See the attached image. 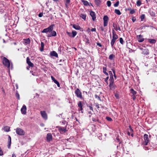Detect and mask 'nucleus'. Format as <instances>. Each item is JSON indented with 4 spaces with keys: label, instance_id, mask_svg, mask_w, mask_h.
<instances>
[{
    "label": "nucleus",
    "instance_id": "49530a36",
    "mask_svg": "<svg viewBox=\"0 0 157 157\" xmlns=\"http://www.w3.org/2000/svg\"><path fill=\"white\" fill-rule=\"evenodd\" d=\"M111 3L110 1H108L107 2V5L108 7H110L111 6Z\"/></svg>",
    "mask_w": 157,
    "mask_h": 157
},
{
    "label": "nucleus",
    "instance_id": "6ab92c4d",
    "mask_svg": "<svg viewBox=\"0 0 157 157\" xmlns=\"http://www.w3.org/2000/svg\"><path fill=\"white\" fill-rule=\"evenodd\" d=\"M51 33V34L48 35V37L55 36H56V33L55 31L52 30Z\"/></svg>",
    "mask_w": 157,
    "mask_h": 157
},
{
    "label": "nucleus",
    "instance_id": "de8ad7c7",
    "mask_svg": "<svg viewBox=\"0 0 157 157\" xmlns=\"http://www.w3.org/2000/svg\"><path fill=\"white\" fill-rule=\"evenodd\" d=\"M113 27L114 28L115 30H117V25L116 24H113Z\"/></svg>",
    "mask_w": 157,
    "mask_h": 157
},
{
    "label": "nucleus",
    "instance_id": "1a4fd4ad",
    "mask_svg": "<svg viewBox=\"0 0 157 157\" xmlns=\"http://www.w3.org/2000/svg\"><path fill=\"white\" fill-rule=\"evenodd\" d=\"M40 113L42 118L44 119L45 120H46L47 119V115L45 111H41Z\"/></svg>",
    "mask_w": 157,
    "mask_h": 157
},
{
    "label": "nucleus",
    "instance_id": "bf43d9fd",
    "mask_svg": "<svg viewBox=\"0 0 157 157\" xmlns=\"http://www.w3.org/2000/svg\"><path fill=\"white\" fill-rule=\"evenodd\" d=\"M132 20L133 22H134L136 21V19L135 17H133L132 18Z\"/></svg>",
    "mask_w": 157,
    "mask_h": 157
},
{
    "label": "nucleus",
    "instance_id": "9b49d317",
    "mask_svg": "<svg viewBox=\"0 0 157 157\" xmlns=\"http://www.w3.org/2000/svg\"><path fill=\"white\" fill-rule=\"evenodd\" d=\"M143 35L140 34L137 36V38L138 39V42H142L144 40V39L143 38Z\"/></svg>",
    "mask_w": 157,
    "mask_h": 157
},
{
    "label": "nucleus",
    "instance_id": "c03bdc74",
    "mask_svg": "<svg viewBox=\"0 0 157 157\" xmlns=\"http://www.w3.org/2000/svg\"><path fill=\"white\" fill-rule=\"evenodd\" d=\"M107 68L106 67H103V72L104 73H105L106 72Z\"/></svg>",
    "mask_w": 157,
    "mask_h": 157
},
{
    "label": "nucleus",
    "instance_id": "473e14b6",
    "mask_svg": "<svg viewBox=\"0 0 157 157\" xmlns=\"http://www.w3.org/2000/svg\"><path fill=\"white\" fill-rule=\"evenodd\" d=\"M115 57V56L113 54H112L110 55L109 56V59L112 60Z\"/></svg>",
    "mask_w": 157,
    "mask_h": 157
},
{
    "label": "nucleus",
    "instance_id": "f704fd0d",
    "mask_svg": "<svg viewBox=\"0 0 157 157\" xmlns=\"http://www.w3.org/2000/svg\"><path fill=\"white\" fill-rule=\"evenodd\" d=\"M109 82H114V79L113 76H109Z\"/></svg>",
    "mask_w": 157,
    "mask_h": 157
},
{
    "label": "nucleus",
    "instance_id": "ea45409f",
    "mask_svg": "<svg viewBox=\"0 0 157 157\" xmlns=\"http://www.w3.org/2000/svg\"><path fill=\"white\" fill-rule=\"evenodd\" d=\"M136 9H130V13L131 14H133L135 13L136 11Z\"/></svg>",
    "mask_w": 157,
    "mask_h": 157
},
{
    "label": "nucleus",
    "instance_id": "4d7b16f0",
    "mask_svg": "<svg viewBox=\"0 0 157 157\" xmlns=\"http://www.w3.org/2000/svg\"><path fill=\"white\" fill-rule=\"evenodd\" d=\"M109 76H113V74L112 73V72L111 71H109Z\"/></svg>",
    "mask_w": 157,
    "mask_h": 157
},
{
    "label": "nucleus",
    "instance_id": "f8f14e48",
    "mask_svg": "<svg viewBox=\"0 0 157 157\" xmlns=\"http://www.w3.org/2000/svg\"><path fill=\"white\" fill-rule=\"evenodd\" d=\"M26 109V106L25 105H24L21 110V113L23 114H25Z\"/></svg>",
    "mask_w": 157,
    "mask_h": 157
},
{
    "label": "nucleus",
    "instance_id": "9d476101",
    "mask_svg": "<svg viewBox=\"0 0 157 157\" xmlns=\"http://www.w3.org/2000/svg\"><path fill=\"white\" fill-rule=\"evenodd\" d=\"M90 14L92 17L93 21H95L96 19V14L95 13L92 11H91L90 12Z\"/></svg>",
    "mask_w": 157,
    "mask_h": 157
},
{
    "label": "nucleus",
    "instance_id": "72a5a7b5",
    "mask_svg": "<svg viewBox=\"0 0 157 157\" xmlns=\"http://www.w3.org/2000/svg\"><path fill=\"white\" fill-rule=\"evenodd\" d=\"M15 96L18 100H20V95L18 93V91L17 90L16 91Z\"/></svg>",
    "mask_w": 157,
    "mask_h": 157
},
{
    "label": "nucleus",
    "instance_id": "3c124183",
    "mask_svg": "<svg viewBox=\"0 0 157 157\" xmlns=\"http://www.w3.org/2000/svg\"><path fill=\"white\" fill-rule=\"evenodd\" d=\"M79 108L78 109V110H79V111H81V113H83V108H82V107H79Z\"/></svg>",
    "mask_w": 157,
    "mask_h": 157
},
{
    "label": "nucleus",
    "instance_id": "aec40b11",
    "mask_svg": "<svg viewBox=\"0 0 157 157\" xmlns=\"http://www.w3.org/2000/svg\"><path fill=\"white\" fill-rule=\"evenodd\" d=\"M11 144V137L10 136H8L7 147L9 149H10V148Z\"/></svg>",
    "mask_w": 157,
    "mask_h": 157
},
{
    "label": "nucleus",
    "instance_id": "ddd939ff",
    "mask_svg": "<svg viewBox=\"0 0 157 157\" xmlns=\"http://www.w3.org/2000/svg\"><path fill=\"white\" fill-rule=\"evenodd\" d=\"M141 53L143 55H148L149 54V50L147 48H144L142 52Z\"/></svg>",
    "mask_w": 157,
    "mask_h": 157
},
{
    "label": "nucleus",
    "instance_id": "a19ab883",
    "mask_svg": "<svg viewBox=\"0 0 157 157\" xmlns=\"http://www.w3.org/2000/svg\"><path fill=\"white\" fill-rule=\"evenodd\" d=\"M78 107H82L83 105L81 101H79L78 103Z\"/></svg>",
    "mask_w": 157,
    "mask_h": 157
},
{
    "label": "nucleus",
    "instance_id": "7ed1b4c3",
    "mask_svg": "<svg viewBox=\"0 0 157 157\" xmlns=\"http://www.w3.org/2000/svg\"><path fill=\"white\" fill-rule=\"evenodd\" d=\"M75 94L76 97L81 99H83L82 93L78 88H77L75 91Z\"/></svg>",
    "mask_w": 157,
    "mask_h": 157
},
{
    "label": "nucleus",
    "instance_id": "37998d69",
    "mask_svg": "<svg viewBox=\"0 0 157 157\" xmlns=\"http://www.w3.org/2000/svg\"><path fill=\"white\" fill-rule=\"evenodd\" d=\"M119 41L120 43L122 44H124V41L123 38L121 37L119 39Z\"/></svg>",
    "mask_w": 157,
    "mask_h": 157
},
{
    "label": "nucleus",
    "instance_id": "c85d7f7f",
    "mask_svg": "<svg viewBox=\"0 0 157 157\" xmlns=\"http://www.w3.org/2000/svg\"><path fill=\"white\" fill-rule=\"evenodd\" d=\"M114 96L117 99H119V92L117 91L115 93L114 92Z\"/></svg>",
    "mask_w": 157,
    "mask_h": 157
},
{
    "label": "nucleus",
    "instance_id": "6e6552de",
    "mask_svg": "<svg viewBox=\"0 0 157 157\" xmlns=\"http://www.w3.org/2000/svg\"><path fill=\"white\" fill-rule=\"evenodd\" d=\"M65 127H59V131L61 134H63L66 132L67 131L66 129V125Z\"/></svg>",
    "mask_w": 157,
    "mask_h": 157
},
{
    "label": "nucleus",
    "instance_id": "5701e85b",
    "mask_svg": "<svg viewBox=\"0 0 157 157\" xmlns=\"http://www.w3.org/2000/svg\"><path fill=\"white\" fill-rule=\"evenodd\" d=\"M148 41L151 44H155L156 42L155 40L154 39H148Z\"/></svg>",
    "mask_w": 157,
    "mask_h": 157
},
{
    "label": "nucleus",
    "instance_id": "20e7f679",
    "mask_svg": "<svg viewBox=\"0 0 157 157\" xmlns=\"http://www.w3.org/2000/svg\"><path fill=\"white\" fill-rule=\"evenodd\" d=\"M16 133L17 134L20 136H23L25 134L24 131L19 128H17L16 130Z\"/></svg>",
    "mask_w": 157,
    "mask_h": 157
},
{
    "label": "nucleus",
    "instance_id": "0eeeda50",
    "mask_svg": "<svg viewBox=\"0 0 157 157\" xmlns=\"http://www.w3.org/2000/svg\"><path fill=\"white\" fill-rule=\"evenodd\" d=\"M109 89L113 91H114L116 87V86L114 83V82H109Z\"/></svg>",
    "mask_w": 157,
    "mask_h": 157
},
{
    "label": "nucleus",
    "instance_id": "c9c22d12",
    "mask_svg": "<svg viewBox=\"0 0 157 157\" xmlns=\"http://www.w3.org/2000/svg\"><path fill=\"white\" fill-rule=\"evenodd\" d=\"M77 32L75 31H72V37H74L77 34Z\"/></svg>",
    "mask_w": 157,
    "mask_h": 157
},
{
    "label": "nucleus",
    "instance_id": "2eb2a0df",
    "mask_svg": "<svg viewBox=\"0 0 157 157\" xmlns=\"http://www.w3.org/2000/svg\"><path fill=\"white\" fill-rule=\"evenodd\" d=\"M47 141L48 142H50L52 140V136L51 133H48L47 135Z\"/></svg>",
    "mask_w": 157,
    "mask_h": 157
},
{
    "label": "nucleus",
    "instance_id": "e433bc0d",
    "mask_svg": "<svg viewBox=\"0 0 157 157\" xmlns=\"http://www.w3.org/2000/svg\"><path fill=\"white\" fill-rule=\"evenodd\" d=\"M128 132H129L131 133H133V130L130 125H129V128L128 129Z\"/></svg>",
    "mask_w": 157,
    "mask_h": 157
},
{
    "label": "nucleus",
    "instance_id": "423d86ee",
    "mask_svg": "<svg viewBox=\"0 0 157 157\" xmlns=\"http://www.w3.org/2000/svg\"><path fill=\"white\" fill-rule=\"evenodd\" d=\"M144 142L143 144L144 145H147L148 143L149 142V140L148 137V135L145 134L144 136Z\"/></svg>",
    "mask_w": 157,
    "mask_h": 157
},
{
    "label": "nucleus",
    "instance_id": "cd10ccee",
    "mask_svg": "<svg viewBox=\"0 0 157 157\" xmlns=\"http://www.w3.org/2000/svg\"><path fill=\"white\" fill-rule=\"evenodd\" d=\"M80 16L84 20H86V15L85 14L81 13Z\"/></svg>",
    "mask_w": 157,
    "mask_h": 157
},
{
    "label": "nucleus",
    "instance_id": "79ce46f5",
    "mask_svg": "<svg viewBox=\"0 0 157 157\" xmlns=\"http://www.w3.org/2000/svg\"><path fill=\"white\" fill-rule=\"evenodd\" d=\"M54 82L57 85L58 87H60V85L59 83L56 80L55 81H54Z\"/></svg>",
    "mask_w": 157,
    "mask_h": 157
},
{
    "label": "nucleus",
    "instance_id": "680f3d73",
    "mask_svg": "<svg viewBox=\"0 0 157 157\" xmlns=\"http://www.w3.org/2000/svg\"><path fill=\"white\" fill-rule=\"evenodd\" d=\"M71 1L70 0H65V3H66L69 4L70 2Z\"/></svg>",
    "mask_w": 157,
    "mask_h": 157
},
{
    "label": "nucleus",
    "instance_id": "dca6fc26",
    "mask_svg": "<svg viewBox=\"0 0 157 157\" xmlns=\"http://www.w3.org/2000/svg\"><path fill=\"white\" fill-rule=\"evenodd\" d=\"M30 40L29 38L27 39H24L23 43L25 45H27L30 44Z\"/></svg>",
    "mask_w": 157,
    "mask_h": 157
},
{
    "label": "nucleus",
    "instance_id": "4468645a",
    "mask_svg": "<svg viewBox=\"0 0 157 157\" xmlns=\"http://www.w3.org/2000/svg\"><path fill=\"white\" fill-rule=\"evenodd\" d=\"M112 38L117 40L118 38V35L116 34V32L114 31L113 29L112 30Z\"/></svg>",
    "mask_w": 157,
    "mask_h": 157
},
{
    "label": "nucleus",
    "instance_id": "b1692460",
    "mask_svg": "<svg viewBox=\"0 0 157 157\" xmlns=\"http://www.w3.org/2000/svg\"><path fill=\"white\" fill-rule=\"evenodd\" d=\"M94 2L96 6H98L100 5L101 1L100 0H94Z\"/></svg>",
    "mask_w": 157,
    "mask_h": 157
},
{
    "label": "nucleus",
    "instance_id": "393cba45",
    "mask_svg": "<svg viewBox=\"0 0 157 157\" xmlns=\"http://www.w3.org/2000/svg\"><path fill=\"white\" fill-rule=\"evenodd\" d=\"M130 93L132 94V95H135L137 93V92L135 91L133 89H131L130 90Z\"/></svg>",
    "mask_w": 157,
    "mask_h": 157
},
{
    "label": "nucleus",
    "instance_id": "bb28decb",
    "mask_svg": "<svg viewBox=\"0 0 157 157\" xmlns=\"http://www.w3.org/2000/svg\"><path fill=\"white\" fill-rule=\"evenodd\" d=\"M3 129L6 132H9L10 131V127L7 126L4 127Z\"/></svg>",
    "mask_w": 157,
    "mask_h": 157
},
{
    "label": "nucleus",
    "instance_id": "338daca9",
    "mask_svg": "<svg viewBox=\"0 0 157 157\" xmlns=\"http://www.w3.org/2000/svg\"><path fill=\"white\" fill-rule=\"evenodd\" d=\"M97 45L98 46L100 47H102L101 44V43H97Z\"/></svg>",
    "mask_w": 157,
    "mask_h": 157
},
{
    "label": "nucleus",
    "instance_id": "e2e57ef3",
    "mask_svg": "<svg viewBox=\"0 0 157 157\" xmlns=\"http://www.w3.org/2000/svg\"><path fill=\"white\" fill-rule=\"evenodd\" d=\"M132 98L133 100H135L136 99V97L135 95H132Z\"/></svg>",
    "mask_w": 157,
    "mask_h": 157
},
{
    "label": "nucleus",
    "instance_id": "13d9d810",
    "mask_svg": "<svg viewBox=\"0 0 157 157\" xmlns=\"http://www.w3.org/2000/svg\"><path fill=\"white\" fill-rule=\"evenodd\" d=\"M98 135H99L98 136L99 139L100 140H102V137H101V136L102 135L101 134H99Z\"/></svg>",
    "mask_w": 157,
    "mask_h": 157
},
{
    "label": "nucleus",
    "instance_id": "a878e982",
    "mask_svg": "<svg viewBox=\"0 0 157 157\" xmlns=\"http://www.w3.org/2000/svg\"><path fill=\"white\" fill-rule=\"evenodd\" d=\"M116 40L114 39L113 38L111 40V41L110 42V44H111V46L112 48H113V47L114 45L116 42Z\"/></svg>",
    "mask_w": 157,
    "mask_h": 157
},
{
    "label": "nucleus",
    "instance_id": "4be33fe9",
    "mask_svg": "<svg viewBox=\"0 0 157 157\" xmlns=\"http://www.w3.org/2000/svg\"><path fill=\"white\" fill-rule=\"evenodd\" d=\"M73 27L76 30L80 29L81 27L78 25L74 24L73 25Z\"/></svg>",
    "mask_w": 157,
    "mask_h": 157
},
{
    "label": "nucleus",
    "instance_id": "39448f33",
    "mask_svg": "<svg viewBox=\"0 0 157 157\" xmlns=\"http://www.w3.org/2000/svg\"><path fill=\"white\" fill-rule=\"evenodd\" d=\"M109 20V17L107 15H105L103 17V26L105 27L107 25L108 21Z\"/></svg>",
    "mask_w": 157,
    "mask_h": 157
},
{
    "label": "nucleus",
    "instance_id": "4c0bfd02",
    "mask_svg": "<svg viewBox=\"0 0 157 157\" xmlns=\"http://www.w3.org/2000/svg\"><path fill=\"white\" fill-rule=\"evenodd\" d=\"M141 4V2L140 0H138L136 2V5L138 6H140Z\"/></svg>",
    "mask_w": 157,
    "mask_h": 157
},
{
    "label": "nucleus",
    "instance_id": "603ef678",
    "mask_svg": "<svg viewBox=\"0 0 157 157\" xmlns=\"http://www.w3.org/2000/svg\"><path fill=\"white\" fill-rule=\"evenodd\" d=\"M106 119H107V120H108L109 121H112V118L111 117H106Z\"/></svg>",
    "mask_w": 157,
    "mask_h": 157
},
{
    "label": "nucleus",
    "instance_id": "a211bd4d",
    "mask_svg": "<svg viewBox=\"0 0 157 157\" xmlns=\"http://www.w3.org/2000/svg\"><path fill=\"white\" fill-rule=\"evenodd\" d=\"M26 62L27 63L30 67H33V64L30 61V60L28 57L26 59Z\"/></svg>",
    "mask_w": 157,
    "mask_h": 157
},
{
    "label": "nucleus",
    "instance_id": "a18cd8bd",
    "mask_svg": "<svg viewBox=\"0 0 157 157\" xmlns=\"http://www.w3.org/2000/svg\"><path fill=\"white\" fill-rule=\"evenodd\" d=\"M119 4V1H117V2H116L114 4V6L115 7H117Z\"/></svg>",
    "mask_w": 157,
    "mask_h": 157
},
{
    "label": "nucleus",
    "instance_id": "412c9836",
    "mask_svg": "<svg viewBox=\"0 0 157 157\" xmlns=\"http://www.w3.org/2000/svg\"><path fill=\"white\" fill-rule=\"evenodd\" d=\"M5 10V7L4 5L2 3H0V12L3 13L4 11Z\"/></svg>",
    "mask_w": 157,
    "mask_h": 157
},
{
    "label": "nucleus",
    "instance_id": "69168bd1",
    "mask_svg": "<svg viewBox=\"0 0 157 157\" xmlns=\"http://www.w3.org/2000/svg\"><path fill=\"white\" fill-rule=\"evenodd\" d=\"M43 16V14L42 13H40L38 14V16L39 17H41Z\"/></svg>",
    "mask_w": 157,
    "mask_h": 157
},
{
    "label": "nucleus",
    "instance_id": "09e8293b",
    "mask_svg": "<svg viewBox=\"0 0 157 157\" xmlns=\"http://www.w3.org/2000/svg\"><path fill=\"white\" fill-rule=\"evenodd\" d=\"M63 125H67V122L65 120H63L62 121H61Z\"/></svg>",
    "mask_w": 157,
    "mask_h": 157
},
{
    "label": "nucleus",
    "instance_id": "6e6d98bb",
    "mask_svg": "<svg viewBox=\"0 0 157 157\" xmlns=\"http://www.w3.org/2000/svg\"><path fill=\"white\" fill-rule=\"evenodd\" d=\"M95 98H98L99 100H101V98H100V97L99 96H98V95H97V94H95Z\"/></svg>",
    "mask_w": 157,
    "mask_h": 157
},
{
    "label": "nucleus",
    "instance_id": "0e129e2a",
    "mask_svg": "<svg viewBox=\"0 0 157 157\" xmlns=\"http://www.w3.org/2000/svg\"><path fill=\"white\" fill-rule=\"evenodd\" d=\"M51 78L52 80L54 82V81L56 80L55 79V78L52 76H51Z\"/></svg>",
    "mask_w": 157,
    "mask_h": 157
},
{
    "label": "nucleus",
    "instance_id": "774afa93",
    "mask_svg": "<svg viewBox=\"0 0 157 157\" xmlns=\"http://www.w3.org/2000/svg\"><path fill=\"white\" fill-rule=\"evenodd\" d=\"M92 32H95L96 31V29L95 28H92L91 30Z\"/></svg>",
    "mask_w": 157,
    "mask_h": 157
},
{
    "label": "nucleus",
    "instance_id": "864d4df0",
    "mask_svg": "<svg viewBox=\"0 0 157 157\" xmlns=\"http://www.w3.org/2000/svg\"><path fill=\"white\" fill-rule=\"evenodd\" d=\"M109 78V76H107V77L105 78V82L107 84H108V79Z\"/></svg>",
    "mask_w": 157,
    "mask_h": 157
},
{
    "label": "nucleus",
    "instance_id": "5fc2aeb1",
    "mask_svg": "<svg viewBox=\"0 0 157 157\" xmlns=\"http://www.w3.org/2000/svg\"><path fill=\"white\" fill-rule=\"evenodd\" d=\"M112 70L113 72V75H116V69L114 68L112 69Z\"/></svg>",
    "mask_w": 157,
    "mask_h": 157
},
{
    "label": "nucleus",
    "instance_id": "f257e3e1",
    "mask_svg": "<svg viewBox=\"0 0 157 157\" xmlns=\"http://www.w3.org/2000/svg\"><path fill=\"white\" fill-rule=\"evenodd\" d=\"M2 63L3 65L9 69H10V67L11 65V69H13V64L12 62H10V61L5 57H3L2 59Z\"/></svg>",
    "mask_w": 157,
    "mask_h": 157
},
{
    "label": "nucleus",
    "instance_id": "052dcab7",
    "mask_svg": "<svg viewBox=\"0 0 157 157\" xmlns=\"http://www.w3.org/2000/svg\"><path fill=\"white\" fill-rule=\"evenodd\" d=\"M92 120L94 121H97L98 122L99 121V120L98 119H96L95 118H92Z\"/></svg>",
    "mask_w": 157,
    "mask_h": 157
},
{
    "label": "nucleus",
    "instance_id": "f03ea898",
    "mask_svg": "<svg viewBox=\"0 0 157 157\" xmlns=\"http://www.w3.org/2000/svg\"><path fill=\"white\" fill-rule=\"evenodd\" d=\"M54 26V25H51L48 28L44 29L42 31V33H50L53 29V27Z\"/></svg>",
    "mask_w": 157,
    "mask_h": 157
},
{
    "label": "nucleus",
    "instance_id": "f3484780",
    "mask_svg": "<svg viewBox=\"0 0 157 157\" xmlns=\"http://www.w3.org/2000/svg\"><path fill=\"white\" fill-rule=\"evenodd\" d=\"M50 54L51 56H55L56 57H58V54L55 51L51 52Z\"/></svg>",
    "mask_w": 157,
    "mask_h": 157
},
{
    "label": "nucleus",
    "instance_id": "c756f323",
    "mask_svg": "<svg viewBox=\"0 0 157 157\" xmlns=\"http://www.w3.org/2000/svg\"><path fill=\"white\" fill-rule=\"evenodd\" d=\"M44 43L43 42H41V48H40V51L42 52L43 51V50L44 49Z\"/></svg>",
    "mask_w": 157,
    "mask_h": 157
},
{
    "label": "nucleus",
    "instance_id": "58836bf2",
    "mask_svg": "<svg viewBox=\"0 0 157 157\" xmlns=\"http://www.w3.org/2000/svg\"><path fill=\"white\" fill-rule=\"evenodd\" d=\"M145 17V15L144 14H143L141 15L140 16V19L141 21H143Z\"/></svg>",
    "mask_w": 157,
    "mask_h": 157
},
{
    "label": "nucleus",
    "instance_id": "7c9ffc66",
    "mask_svg": "<svg viewBox=\"0 0 157 157\" xmlns=\"http://www.w3.org/2000/svg\"><path fill=\"white\" fill-rule=\"evenodd\" d=\"M82 2L83 3L84 5L86 6H87L89 5V3L87 1L84 0H82Z\"/></svg>",
    "mask_w": 157,
    "mask_h": 157
},
{
    "label": "nucleus",
    "instance_id": "2f4dec72",
    "mask_svg": "<svg viewBox=\"0 0 157 157\" xmlns=\"http://www.w3.org/2000/svg\"><path fill=\"white\" fill-rule=\"evenodd\" d=\"M114 13L118 15H120L121 14V12L118 9L115 10Z\"/></svg>",
    "mask_w": 157,
    "mask_h": 157
},
{
    "label": "nucleus",
    "instance_id": "8fccbe9b",
    "mask_svg": "<svg viewBox=\"0 0 157 157\" xmlns=\"http://www.w3.org/2000/svg\"><path fill=\"white\" fill-rule=\"evenodd\" d=\"M67 33L68 34V36L70 37H72V33L69 32H67Z\"/></svg>",
    "mask_w": 157,
    "mask_h": 157
}]
</instances>
